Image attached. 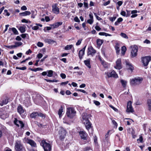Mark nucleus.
Segmentation results:
<instances>
[{"label": "nucleus", "mask_w": 151, "mask_h": 151, "mask_svg": "<svg viewBox=\"0 0 151 151\" xmlns=\"http://www.w3.org/2000/svg\"><path fill=\"white\" fill-rule=\"evenodd\" d=\"M82 116L83 122L85 125L86 129L88 130L91 126V124L88 120L90 115L86 113H84L83 114Z\"/></svg>", "instance_id": "1"}, {"label": "nucleus", "mask_w": 151, "mask_h": 151, "mask_svg": "<svg viewBox=\"0 0 151 151\" xmlns=\"http://www.w3.org/2000/svg\"><path fill=\"white\" fill-rule=\"evenodd\" d=\"M142 78L138 77L131 79L130 83V84L132 85L136 86L142 83Z\"/></svg>", "instance_id": "2"}, {"label": "nucleus", "mask_w": 151, "mask_h": 151, "mask_svg": "<svg viewBox=\"0 0 151 151\" xmlns=\"http://www.w3.org/2000/svg\"><path fill=\"white\" fill-rule=\"evenodd\" d=\"M76 112L73 108H68L67 109L66 114L68 117L70 118H73L75 115Z\"/></svg>", "instance_id": "3"}, {"label": "nucleus", "mask_w": 151, "mask_h": 151, "mask_svg": "<svg viewBox=\"0 0 151 151\" xmlns=\"http://www.w3.org/2000/svg\"><path fill=\"white\" fill-rule=\"evenodd\" d=\"M41 144L42 146L45 151H50L51 150V146L50 144L47 142L45 140H42Z\"/></svg>", "instance_id": "4"}, {"label": "nucleus", "mask_w": 151, "mask_h": 151, "mask_svg": "<svg viewBox=\"0 0 151 151\" xmlns=\"http://www.w3.org/2000/svg\"><path fill=\"white\" fill-rule=\"evenodd\" d=\"M151 60V57L150 56H147L142 58V62L144 66H147Z\"/></svg>", "instance_id": "5"}, {"label": "nucleus", "mask_w": 151, "mask_h": 151, "mask_svg": "<svg viewBox=\"0 0 151 151\" xmlns=\"http://www.w3.org/2000/svg\"><path fill=\"white\" fill-rule=\"evenodd\" d=\"M66 134V131L63 128H61L59 131V135L61 139H63Z\"/></svg>", "instance_id": "6"}, {"label": "nucleus", "mask_w": 151, "mask_h": 151, "mask_svg": "<svg viewBox=\"0 0 151 151\" xmlns=\"http://www.w3.org/2000/svg\"><path fill=\"white\" fill-rule=\"evenodd\" d=\"M138 51V47L136 46H134L132 48L131 52V55L132 58L136 57L137 55V52Z\"/></svg>", "instance_id": "7"}, {"label": "nucleus", "mask_w": 151, "mask_h": 151, "mask_svg": "<svg viewBox=\"0 0 151 151\" xmlns=\"http://www.w3.org/2000/svg\"><path fill=\"white\" fill-rule=\"evenodd\" d=\"M96 51L91 46H89L88 48V55H91L93 56L96 53Z\"/></svg>", "instance_id": "8"}, {"label": "nucleus", "mask_w": 151, "mask_h": 151, "mask_svg": "<svg viewBox=\"0 0 151 151\" xmlns=\"http://www.w3.org/2000/svg\"><path fill=\"white\" fill-rule=\"evenodd\" d=\"M126 111L128 113H132L134 111L132 106V102L131 101H129L127 103Z\"/></svg>", "instance_id": "9"}, {"label": "nucleus", "mask_w": 151, "mask_h": 151, "mask_svg": "<svg viewBox=\"0 0 151 151\" xmlns=\"http://www.w3.org/2000/svg\"><path fill=\"white\" fill-rule=\"evenodd\" d=\"M52 11L53 13L56 14L59 13V9L58 7V4H55L52 6Z\"/></svg>", "instance_id": "10"}, {"label": "nucleus", "mask_w": 151, "mask_h": 151, "mask_svg": "<svg viewBox=\"0 0 151 151\" xmlns=\"http://www.w3.org/2000/svg\"><path fill=\"white\" fill-rule=\"evenodd\" d=\"M15 149L17 151H20L22 148V146L20 142L17 141L15 143Z\"/></svg>", "instance_id": "11"}, {"label": "nucleus", "mask_w": 151, "mask_h": 151, "mask_svg": "<svg viewBox=\"0 0 151 151\" xmlns=\"http://www.w3.org/2000/svg\"><path fill=\"white\" fill-rule=\"evenodd\" d=\"M14 123L17 127H19L20 126L21 128H22L24 126V124L22 121H18L16 118H15Z\"/></svg>", "instance_id": "12"}, {"label": "nucleus", "mask_w": 151, "mask_h": 151, "mask_svg": "<svg viewBox=\"0 0 151 151\" xmlns=\"http://www.w3.org/2000/svg\"><path fill=\"white\" fill-rule=\"evenodd\" d=\"M79 133L81 138L83 140H86L87 139V134L85 132L80 131L79 132Z\"/></svg>", "instance_id": "13"}, {"label": "nucleus", "mask_w": 151, "mask_h": 151, "mask_svg": "<svg viewBox=\"0 0 151 151\" xmlns=\"http://www.w3.org/2000/svg\"><path fill=\"white\" fill-rule=\"evenodd\" d=\"M116 66H115V68L119 70L122 68L121 61L120 58L118 59L116 62Z\"/></svg>", "instance_id": "14"}, {"label": "nucleus", "mask_w": 151, "mask_h": 151, "mask_svg": "<svg viewBox=\"0 0 151 151\" xmlns=\"http://www.w3.org/2000/svg\"><path fill=\"white\" fill-rule=\"evenodd\" d=\"M107 76L109 77H113L115 78H117L118 77L117 74L114 70H113L111 72L108 73Z\"/></svg>", "instance_id": "15"}, {"label": "nucleus", "mask_w": 151, "mask_h": 151, "mask_svg": "<svg viewBox=\"0 0 151 151\" xmlns=\"http://www.w3.org/2000/svg\"><path fill=\"white\" fill-rule=\"evenodd\" d=\"M86 47V46H85L79 52V56L80 59L81 60L83 56L84 55L85 50Z\"/></svg>", "instance_id": "16"}, {"label": "nucleus", "mask_w": 151, "mask_h": 151, "mask_svg": "<svg viewBox=\"0 0 151 151\" xmlns=\"http://www.w3.org/2000/svg\"><path fill=\"white\" fill-rule=\"evenodd\" d=\"M125 63L127 69L132 71L134 69V68L132 64L128 60H126Z\"/></svg>", "instance_id": "17"}, {"label": "nucleus", "mask_w": 151, "mask_h": 151, "mask_svg": "<svg viewBox=\"0 0 151 151\" xmlns=\"http://www.w3.org/2000/svg\"><path fill=\"white\" fill-rule=\"evenodd\" d=\"M27 143L29 144L32 147H36V144L33 140L31 139H27Z\"/></svg>", "instance_id": "18"}, {"label": "nucleus", "mask_w": 151, "mask_h": 151, "mask_svg": "<svg viewBox=\"0 0 151 151\" xmlns=\"http://www.w3.org/2000/svg\"><path fill=\"white\" fill-rule=\"evenodd\" d=\"M17 110L18 112L21 116L24 113L25 111L24 109H23L21 105L18 106L17 108Z\"/></svg>", "instance_id": "19"}, {"label": "nucleus", "mask_w": 151, "mask_h": 151, "mask_svg": "<svg viewBox=\"0 0 151 151\" xmlns=\"http://www.w3.org/2000/svg\"><path fill=\"white\" fill-rule=\"evenodd\" d=\"M62 22H57L51 25V26L53 28H55L58 27L59 26L62 25Z\"/></svg>", "instance_id": "20"}, {"label": "nucleus", "mask_w": 151, "mask_h": 151, "mask_svg": "<svg viewBox=\"0 0 151 151\" xmlns=\"http://www.w3.org/2000/svg\"><path fill=\"white\" fill-rule=\"evenodd\" d=\"M8 103V99H4L1 100L0 101V105L3 106L4 105Z\"/></svg>", "instance_id": "21"}, {"label": "nucleus", "mask_w": 151, "mask_h": 151, "mask_svg": "<svg viewBox=\"0 0 151 151\" xmlns=\"http://www.w3.org/2000/svg\"><path fill=\"white\" fill-rule=\"evenodd\" d=\"M105 68H107L109 66V64L105 62L104 61L102 60L101 58L99 59Z\"/></svg>", "instance_id": "22"}, {"label": "nucleus", "mask_w": 151, "mask_h": 151, "mask_svg": "<svg viewBox=\"0 0 151 151\" xmlns=\"http://www.w3.org/2000/svg\"><path fill=\"white\" fill-rule=\"evenodd\" d=\"M63 113V109L62 106H61L60 108L58 111V114L59 115V117L60 118L62 116V114Z\"/></svg>", "instance_id": "23"}, {"label": "nucleus", "mask_w": 151, "mask_h": 151, "mask_svg": "<svg viewBox=\"0 0 151 151\" xmlns=\"http://www.w3.org/2000/svg\"><path fill=\"white\" fill-rule=\"evenodd\" d=\"M115 49L116 50V53L118 55L120 49L119 44L118 43H116Z\"/></svg>", "instance_id": "24"}, {"label": "nucleus", "mask_w": 151, "mask_h": 151, "mask_svg": "<svg viewBox=\"0 0 151 151\" xmlns=\"http://www.w3.org/2000/svg\"><path fill=\"white\" fill-rule=\"evenodd\" d=\"M31 12L28 11H25L24 12L20 13H19V15L22 16H26L27 15H29L31 14Z\"/></svg>", "instance_id": "25"}, {"label": "nucleus", "mask_w": 151, "mask_h": 151, "mask_svg": "<svg viewBox=\"0 0 151 151\" xmlns=\"http://www.w3.org/2000/svg\"><path fill=\"white\" fill-rule=\"evenodd\" d=\"M84 63L85 65L89 68H91L90 64V60L89 59L84 60Z\"/></svg>", "instance_id": "26"}, {"label": "nucleus", "mask_w": 151, "mask_h": 151, "mask_svg": "<svg viewBox=\"0 0 151 151\" xmlns=\"http://www.w3.org/2000/svg\"><path fill=\"white\" fill-rule=\"evenodd\" d=\"M147 103L148 106V110L151 111V99L147 100Z\"/></svg>", "instance_id": "27"}, {"label": "nucleus", "mask_w": 151, "mask_h": 151, "mask_svg": "<svg viewBox=\"0 0 151 151\" xmlns=\"http://www.w3.org/2000/svg\"><path fill=\"white\" fill-rule=\"evenodd\" d=\"M38 116V112H34L32 113L30 115V117L32 118H35Z\"/></svg>", "instance_id": "28"}, {"label": "nucleus", "mask_w": 151, "mask_h": 151, "mask_svg": "<svg viewBox=\"0 0 151 151\" xmlns=\"http://www.w3.org/2000/svg\"><path fill=\"white\" fill-rule=\"evenodd\" d=\"M22 43L20 42H16L15 43V45H14V47L15 48L20 46L22 45Z\"/></svg>", "instance_id": "29"}, {"label": "nucleus", "mask_w": 151, "mask_h": 151, "mask_svg": "<svg viewBox=\"0 0 151 151\" xmlns=\"http://www.w3.org/2000/svg\"><path fill=\"white\" fill-rule=\"evenodd\" d=\"M120 82L123 87L124 88L125 87L127 83V81L125 80L121 79Z\"/></svg>", "instance_id": "30"}, {"label": "nucleus", "mask_w": 151, "mask_h": 151, "mask_svg": "<svg viewBox=\"0 0 151 151\" xmlns=\"http://www.w3.org/2000/svg\"><path fill=\"white\" fill-rule=\"evenodd\" d=\"M99 35H100L105 36H111V35L109 34L104 32H100L99 33Z\"/></svg>", "instance_id": "31"}, {"label": "nucleus", "mask_w": 151, "mask_h": 151, "mask_svg": "<svg viewBox=\"0 0 151 151\" xmlns=\"http://www.w3.org/2000/svg\"><path fill=\"white\" fill-rule=\"evenodd\" d=\"M126 50V48L125 46H123L122 47L121 53L123 55H124Z\"/></svg>", "instance_id": "32"}, {"label": "nucleus", "mask_w": 151, "mask_h": 151, "mask_svg": "<svg viewBox=\"0 0 151 151\" xmlns=\"http://www.w3.org/2000/svg\"><path fill=\"white\" fill-rule=\"evenodd\" d=\"M123 21V19L122 18L120 17L119 18L117 21L115 22V24L117 25L119 24V23L122 22Z\"/></svg>", "instance_id": "33"}, {"label": "nucleus", "mask_w": 151, "mask_h": 151, "mask_svg": "<svg viewBox=\"0 0 151 151\" xmlns=\"http://www.w3.org/2000/svg\"><path fill=\"white\" fill-rule=\"evenodd\" d=\"M53 71L52 70H49L48 71L47 76L49 77H51L53 75Z\"/></svg>", "instance_id": "34"}, {"label": "nucleus", "mask_w": 151, "mask_h": 151, "mask_svg": "<svg viewBox=\"0 0 151 151\" xmlns=\"http://www.w3.org/2000/svg\"><path fill=\"white\" fill-rule=\"evenodd\" d=\"M30 70L32 71L36 72L38 70H42V69L41 68H35V69H33V68H30L29 69Z\"/></svg>", "instance_id": "35"}, {"label": "nucleus", "mask_w": 151, "mask_h": 151, "mask_svg": "<svg viewBox=\"0 0 151 151\" xmlns=\"http://www.w3.org/2000/svg\"><path fill=\"white\" fill-rule=\"evenodd\" d=\"M19 30L21 33H24L25 31V27L23 26H21L19 28Z\"/></svg>", "instance_id": "36"}, {"label": "nucleus", "mask_w": 151, "mask_h": 151, "mask_svg": "<svg viewBox=\"0 0 151 151\" xmlns=\"http://www.w3.org/2000/svg\"><path fill=\"white\" fill-rule=\"evenodd\" d=\"M120 35L123 38L127 39L128 37L126 34L124 33H121L120 34Z\"/></svg>", "instance_id": "37"}, {"label": "nucleus", "mask_w": 151, "mask_h": 151, "mask_svg": "<svg viewBox=\"0 0 151 151\" xmlns=\"http://www.w3.org/2000/svg\"><path fill=\"white\" fill-rule=\"evenodd\" d=\"M73 47V45H67L66 46L65 48V50H69L70 49Z\"/></svg>", "instance_id": "38"}, {"label": "nucleus", "mask_w": 151, "mask_h": 151, "mask_svg": "<svg viewBox=\"0 0 151 151\" xmlns=\"http://www.w3.org/2000/svg\"><path fill=\"white\" fill-rule=\"evenodd\" d=\"M38 116H40L43 119H45V116L44 114H43L40 112H38Z\"/></svg>", "instance_id": "39"}, {"label": "nucleus", "mask_w": 151, "mask_h": 151, "mask_svg": "<svg viewBox=\"0 0 151 151\" xmlns=\"http://www.w3.org/2000/svg\"><path fill=\"white\" fill-rule=\"evenodd\" d=\"M11 29L14 34L15 35L18 34V32L16 28L13 27Z\"/></svg>", "instance_id": "40"}, {"label": "nucleus", "mask_w": 151, "mask_h": 151, "mask_svg": "<svg viewBox=\"0 0 151 151\" xmlns=\"http://www.w3.org/2000/svg\"><path fill=\"white\" fill-rule=\"evenodd\" d=\"M16 68L17 69H19L22 70H26L27 69V68L25 66H24L22 67H16Z\"/></svg>", "instance_id": "41"}, {"label": "nucleus", "mask_w": 151, "mask_h": 151, "mask_svg": "<svg viewBox=\"0 0 151 151\" xmlns=\"http://www.w3.org/2000/svg\"><path fill=\"white\" fill-rule=\"evenodd\" d=\"M103 41L102 40L100 39H97V43L98 45H101L103 43Z\"/></svg>", "instance_id": "42"}, {"label": "nucleus", "mask_w": 151, "mask_h": 151, "mask_svg": "<svg viewBox=\"0 0 151 151\" xmlns=\"http://www.w3.org/2000/svg\"><path fill=\"white\" fill-rule=\"evenodd\" d=\"M31 17L32 18H34L35 17L36 15V13H35V11H31Z\"/></svg>", "instance_id": "43"}, {"label": "nucleus", "mask_w": 151, "mask_h": 151, "mask_svg": "<svg viewBox=\"0 0 151 151\" xmlns=\"http://www.w3.org/2000/svg\"><path fill=\"white\" fill-rule=\"evenodd\" d=\"M46 42L49 44H51L53 43L54 41L52 40L49 39H47L45 40Z\"/></svg>", "instance_id": "44"}, {"label": "nucleus", "mask_w": 151, "mask_h": 151, "mask_svg": "<svg viewBox=\"0 0 151 151\" xmlns=\"http://www.w3.org/2000/svg\"><path fill=\"white\" fill-rule=\"evenodd\" d=\"M126 11L127 12L126 14V17H128L130 16V12L131 11L130 10H126Z\"/></svg>", "instance_id": "45"}, {"label": "nucleus", "mask_w": 151, "mask_h": 151, "mask_svg": "<svg viewBox=\"0 0 151 151\" xmlns=\"http://www.w3.org/2000/svg\"><path fill=\"white\" fill-rule=\"evenodd\" d=\"M120 14L122 16L126 17V13L124 11H122Z\"/></svg>", "instance_id": "46"}, {"label": "nucleus", "mask_w": 151, "mask_h": 151, "mask_svg": "<svg viewBox=\"0 0 151 151\" xmlns=\"http://www.w3.org/2000/svg\"><path fill=\"white\" fill-rule=\"evenodd\" d=\"M43 45V44L42 43L38 42L37 43V46L38 47H42Z\"/></svg>", "instance_id": "47"}, {"label": "nucleus", "mask_w": 151, "mask_h": 151, "mask_svg": "<svg viewBox=\"0 0 151 151\" xmlns=\"http://www.w3.org/2000/svg\"><path fill=\"white\" fill-rule=\"evenodd\" d=\"M94 15H95V16L96 17L97 19H98V20H101L102 19L101 18L98 17L97 16V14L96 13H94Z\"/></svg>", "instance_id": "48"}, {"label": "nucleus", "mask_w": 151, "mask_h": 151, "mask_svg": "<svg viewBox=\"0 0 151 151\" xmlns=\"http://www.w3.org/2000/svg\"><path fill=\"white\" fill-rule=\"evenodd\" d=\"M60 76L63 79H65L66 77V75L63 73H61L60 75Z\"/></svg>", "instance_id": "49"}, {"label": "nucleus", "mask_w": 151, "mask_h": 151, "mask_svg": "<svg viewBox=\"0 0 151 151\" xmlns=\"http://www.w3.org/2000/svg\"><path fill=\"white\" fill-rule=\"evenodd\" d=\"M93 102L94 104L97 106H99L100 105V103L97 101L94 100L93 101Z\"/></svg>", "instance_id": "50"}, {"label": "nucleus", "mask_w": 151, "mask_h": 151, "mask_svg": "<svg viewBox=\"0 0 151 151\" xmlns=\"http://www.w3.org/2000/svg\"><path fill=\"white\" fill-rule=\"evenodd\" d=\"M116 19V17H111L109 19L111 21L113 22Z\"/></svg>", "instance_id": "51"}, {"label": "nucleus", "mask_w": 151, "mask_h": 151, "mask_svg": "<svg viewBox=\"0 0 151 151\" xmlns=\"http://www.w3.org/2000/svg\"><path fill=\"white\" fill-rule=\"evenodd\" d=\"M39 29V27L38 26H35L32 27V29L34 30H37Z\"/></svg>", "instance_id": "52"}, {"label": "nucleus", "mask_w": 151, "mask_h": 151, "mask_svg": "<svg viewBox=\"0 0 151 151\" xmlns=\"http://www.w3.org/2000/svg\"><path fill=\"white\" fill-rule=\"evenodd\" d=\"M74 20L75 22H80V20L77 17H75L74 19Z\"/></svg>", "instance_id": "53"}, {"label": "nucleus", "mask_w": 151, "mask_h": 151, "mask_svg": "<svg viewBox=\"0 0 151 151\" xmlns=\"http://www.w3.org/2000/svg\"><path fill=\"white\" fill-rule=\"evenodd\" d=\"M112 122L113 124H114L116 128L118 125L116 122L114 120H112Z\"/></svg>", "instance_id": "54"}, {"label": "nucleus", "mask_w": 151, "mask_h": 151, "mask_svg": "<svg viewBox=\"0 0 151 151\" xmlns=\"http://www.w3.org/2000/svg\"><path fill=\"white\" fill-rule=\"evenodd\" d=\"M21 10L23 11L27 10V8L26 7V6H23L22 7H21Z\"/></svg>", "instance_id": "55"}, {"label": "nucleus", "mask_w": 151, "mask_h": 151, "mask_svg": "<svg viewBox=\"0 0 151 151\" xmlns=\"http://www.w3.org/2000/svg\"><path fill=\"white\" fill-rule=\"evenodd\" d=\"M82 40H78L76 44V45H79L81 44V42Z\"/></svg>", "instance_id": "56"}, {"label": "nucleus", "mask_w": 151, "mask_h": 151, "mask_svg": "<svg viewBox=\"0 0 151 151\" xmlns=\"http://www.w3.org/2000/svg\"><path fill=\"white\" fill-rule=\"evenodd\" d=\"M93 19H89L87 20V22L91 24L93 23Z\"/></svg>", "instance_id": "57"}, {"label": "nucleus", "mask_w": 151, "mask_h": 151, "mask_svg": "<svg viewBox=\"0 0 151 151\" xmlns=\"http://www.w3.org/2000/svg\"><path fill=\"white\" fill-rule=\"evenodd\" d=\"M43 56V55L41 53H39L37 55V57L39 59H40L42 58Z\"/></svg>", "instance_id": "58"}, {"label": "nucleus", "mask_w": 151, "mask_h": 151, "mask_svg": "<svg viewBox=\"0 0 151 151\" xmlns=\"http://www.w3.org/2000/svg\"><path fill=\"white\" fill-rule=\"evenodd\" d=\"M14 45H5V47H6L10 48V49H12L14 47Z\"/></svg>", "instance_id": "59"}, {"label": "nucleus", "mask_w": 151, "mask_h": 151, "mask_svg": "<svg viewBox=\"0 0 151 151\" xmlns=\"http://www.w3.org/2000/svg\"><path fill=\"white\" fill-rule=\"evenodd\" d=\"M95 29L97 31H100L101 28L98 26H96L95 27Z\"/></svg>", "instance_id": "60"}, {"label": "nucleus", "mask_w": 151, "mask_h": 151, "mask_svg": "<svg viewBox=\"0 0 151 151\" xmlns=\"http://www.w3.org/2000/svg\"><path fill=\"white\" fill-rule=\"evenodd\" d=\"M123 2L122 1H119L117 2V4L119 6H120L122 5Z\"/></svg>", "instance_id": "61"}, {"label": "nucleus", "mask_w": 151, "mask_h": 151, "mask_svg": "<svg viewBox=\"0 0 151 151\" xmlns=\"http://www.w3.org/2000/svg\"><path fill=\"white\" fill-rule=\"evenodd\" d=\"M45 19L46 22H48L50 21L49 17L48 16H46L45 17Z\"/></svg>", "instance_id": "62"}, {"label": "nucleus", "mask_w": 151, "mask_h": 151, "mask_svg": "<svg viewBox=\"0 0 151 151\" xmlns=\"http://www.w3.org/2000/svg\"><path fill=\"white\" fill-rule=\"evenodd\" d=\"M16 40L17 41H21L22 38L19 36H17L16 38Z\"/></svg>", "instance_id": "63"}, {"label": "nucleus", "mask_w": 151, "mask_h": 151, "mask_svg": "<svg viewBox=\"0 0 151 151\" xmlns=\"http://www.w3.org/2000/svg\"><path fill=\"white\" fill-rule=\"evenodd\" d=\"M22 22L23 23H28V21L25 19H23L22 20Z\"/></svg>", "instance_id": "64"}]
</instances>
